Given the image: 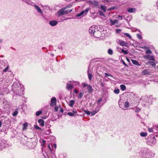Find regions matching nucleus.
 I'll return each instance as SVG.
<instances>
[{"mask_svg": "<svg viewBox=\"0 0 158 158\" xmlns=\"http://www.w3.org/2000/svg\"><path fill=\"white\" fill-rule=\"evenodd\" d=\"M12 88L14 92H16L17 94L20 95L23 94V88L19 85L18 86L17 83H14Z\"/></svg>", "mask_w": 158, "mask_h": 158, "instance_id": "f257e3e1", "label": "nucleus"}, {"mask_svg": "<svg viewBox=\"0 0 158 158\" xmlns=\"http://www.w3.org/2000/svg\"><path fill=\"white\" fill-rule=\"evenodd\" d=\"M97 26H93L90 27L89 29V33L96 37H98L97 34L99 33L101 34V32L97 30Z\"/></svg>", "mask_w": 158, "mask_h": 158, "instance_id": "f03ea898", "label": "nucleus"}, {"mask_svg": "<svg viewBox=\"0 0 158 158\" xmlns=\"http://www.w3.org/2000/svg\"><path fill=\"white\" fill-rule=\"evenodd\" d=\"M156 142L155 138L154 136L152 137V135H150L148 137L147 143L148 145L152 146L154 145Z\"/></svg>", "mask_w": 158, "mask_h": 158, "instance_id": "7ed1b4c3", "label": "nucleus"}, {"mask_svg": "<svg viewBox=\"0 0 158 158\" xmlns=\"http://www.w3.org/2000/svg\"><path fill=\"white\" fill-rule=\"evenodd\" d=\"M100 110V107L98 106V107H97L95 110L92 112H90L86 110H83V111L87 114L90 115L91 114V116H93L98 113Z\"/></svg>", "mask_w": 158, "mask_h": 158, "instance_id": "20e7f679", "label": "nucleus"}, {"mask_svg": "<svg viewBox=\"0 0 158 158\" xmlns=\"http://www.w3.org/2000/svg\"><path fill=\"white\" fill-rule=\"evenodd\" d=\"M69 12L68 10H65V8H63L57 12L58 17H59L61 15L68 14Z\"/></svg>", "mask_w": 158, "mask_h": 158, "instance_id": "39448f33", "label": "nucleus"}, {"mask_svg": "<svg viewBox=\"0 0 158 158\" xmlns=\"http://www.w3.org/2000/svg\"><path fill=\"white\" fill-rule=\"evenodd\" d=\"M116 42L118 44H119L121 46H124L125 47L127 46L128 44L127 43L123 40H120V39H117L116 40Z\"/></svg>", "mask_w": 158, "mask_h": 158, "instance_id": "423d86ee", "label": "nucleus"}, {"mask_svg": "<svg viewBox=\"0 0 158 158\" xmlns=\"http://www.w3.org/2000/svg\"><path fill=\"white\" fill-rule=\"evenodd\" d=\"M122 18H123L125 20H127V21H130V20H131V19H132V17L131 16H130L129 17L128 16H127V17L125 18L124 15L121 16L120 15H119L118 16V19H119L120 20L122 19Z\"/></svg>", "mask_w": 158, "mask_h": 158, "instance_id": "0eeeda50", "label": "nucleus"}, {"mask_svg": "<svg viewBox=\"0 0 158 158\" xmlns=\"http://www.w3.org/2000/svg\"><path fill=\"white\" fill-rule=\"evenodd\" d=\"M152 103V102L151 99H148L147 102L143 104V105L144 107H149V106L151 105Z\"/></svg>", "mask_w": 158, "mask_h": 158, "instance_id": "6e6552de", "label": "nucleus"}, {"mask_svg": "<svg viewBox=\"0 0 158 158\" xmlns=\"http://www.w3.org/2000/svg\"><path fill=\"white\" fill-rule=\"evenodd\" d=\"M143 57L144 59H147L149 60L155 61L153 56L150 55H144Z\"/></svg>", "mask_w": 158, "mask_h": 158, "instance_id": "1a4fd4ad", "label": "nucleus"}, {"mask_svg": "<svg viewBox=\"0 0 158 158\" xmlns=\"http://www.w3.org/2000/svg\"><path fill=\"white\" fill-rule=\"evenodd\" d=\"M50 106H55L56 104V99L55 97L52 98L51 101Z\"/></svg>", "mask_w": 158, "mask_h": 158, "instance_id": "9d476101", "label": "nucleus"}, {"mask_svg": "<svg viewBox=\"0 0 158 158\" xmlns=\"http://www.w3.org/2000/svg\"><path fill=\"white\" fill-rule=\"evenodd\" d=\"M73 86L71 81L69 82L67 84L66 88L68 90L72 89L73 88Z\"/></svg>", "mask_w": 158, "mask_h": 158, "instance_id": "9b49d317", "label": "nucleus"}, {"mask_svg": "<svg viewBox=\"0 0 158 158\" xmlns=\"http://www.w3.org/2000/svg\"><path fill=\"white\" fill-rule=\"evenodd\" d=\"M149 153L148 152H144L142 154L143 158H149L150 157L149 155Z\"/></svg>", "mask_w": 158, "mask_h": 158, "instance_id": "f8f14e48", "label": "nucleus"}, {"mask_svg": "<svg viewBox=\"0 0 158 158\" xmlns=\"http://www.w3.org/2000/svg\"><path fill=\"white\" fill-rule=\"evenodd\" d=\"M58 23V22L56 20H52L49 22V24L52 26H55Z\"/></svg>", "mask_w": 158, "mask_h": 158, "instance_id": "ddd939ff", "label": "nucleus"}, {"mask_svg": "<svg viewBox=\"0 0 158 158\" xmlns=\"http://www.w3.org/2000/svg\"><path fill=\"white\" fill-rule=\"evenodd\" d=\"M34 7L39 13L40 14H43V11L37 5H34Z\"/></svg>", "mask_w": 158, "mask_h": 158, "instance_id": "4468645a", "label": "nucleus"}, {"mask_svg": "<svg viewBox=\"0 0 158 158\" xmlns=\"http://www.w3.org/2000/svg\"><path fill=\"white\" fill-rule=\"evenodd\" d=\"M127 10L129 13H133L136 11V9L135 8H129L127 9Z\"/></svg>", "mask_w": 158, "mask_h": 158, "instance_id": "2eb2a0df", "label": "nucleus"}, {"mask_svg": "<svg viewBox=\"0 0 158 158\" xmlns=\"http://www.w3.org/2000/svg\"><path fill=\"white\" fill-rule=\"evenodd\" d=\"M118 21L117 19H115L113 21L111 19H110V25L111 26L114 25L115 23H117Z\"/></svg>", "mask_w": 158, "mask_h": 158, "instance_id": "dca6fc26", "label": "nucleus"}, {"mask_svg": "<svg viewBox=\"0 0 158 158\" xmlns=\"http://www.w3.org/2000/svg\"><path fill=\"white\" fill-rule=\"evenodd\" d=\"M87 89L89 93L92 92L93 91V90L92 88V86L90 85H87Z\"/></svg>", "mask_w": 158, "mask_h": 158, "instance_id": "f3484780", "label": "nucleus"}, {"mask_svg": "<svg viewBox=\"0 0 158 158\" xmlns=\"http://www.w3.org/2000/svg\"><path fill=\"white\" fill-rule=\"evenodd\" d=\"M142 74L144 75H150V72L147 69L143 70L142 72Z\"/></svg>", "mask_w": 158, "mask_h": 158, "instance_id": "a211bd4d", "label": "nucleus"}, {"mask_svg": "<svg viewBox=\"0 0 158 158\" xmlns=\"http://www.w3.org/2000/svg\"><path fill=\"white\" fill-rule=\"evenodd\" d=\"M44 121L41 119H39L38 120V122L40 124V125L42 126L44 125Z\"/></svg>", "mask_w": 158, "mask_h": 158, "instance_id": "6ab92c4d", "label": "nucleus"}, {"mask_svg": "<svg viewBox=\"0 0 158 158\" xmlns=\"http://www.w3.org/2000/svg\"><path fill=\"white\" fill-rule=\"evenodd\" d=\"M131 61L132 62V63L134 64H135L137 66H140V64H139V62L136 60L131 59Z\"/></svg>", "mask_w": 158, "mask_h": 158, "instance_id": "aec40b11", "label": "nucleus"}, {"mask_svg": "<svg viewBox=\"0 0 158 158\" xmlns=\"http://www.w3.org/2000/svg\"><path fill=\"white\" fill-rule=\"evenodd\" d=\"M71 83L72 84L73 87H74L77 86L79 84V83L75 81H71Z\"/></svg>", "mask_w": 158, "mask_h": 158, "instance_id": "412c9836", "label": "nucleus"}, {"mask_svg": "<svg viewBox=\"0 0 158 158\" xmlns=\"http://www.w3.org/2000/svg\"><path fill=\"white\" fill-rule=\"evenodd\" d=\"M154 127H153V126L151 128L148 127V131L149 132H154Z\"/></svg>", "mask_w": 158, "mask_h": 158, "instance_id": "4be33fe9", "label": "nucleus"}, {"mask_svg": "<svg viewBox=\"0 0 158 158\" xmlns=\"http://www.w3.org/2000/svg\"><path fill=\"white\" fill-rule=\"evenodd\" d=\"M100 8L103 10V11L105 12L106 11V8L105 6H103L102 5H101Z\"/></svg>", "mask_w": 158, "mask_h": 158, "instance_id": "5701e85b", "label": "nucleus"}, {"mask_svg": "<svg viewBox=\"0 0 158 158\" xmlns=\"http://www.w3.org/2000/svg\"><path fill=\"white\" fill-rule=\"evenodd\" d=\"M102 98H100L98 101L97 102H98V104L97 107H98V106H99V107H100H100L101 106H102L103 105V104H102V105H101L100 104V102L102 101Z\"/></svg>", "mask_w": 158, "mask_h": 158, "instance_id": "b1692460", "label": "nucleus"}, {"mask_svg": "<svg viewBox=\"0 0 158 158\" xmlns=\"http://www.w3.org/2000/svg\"><path fill=\"white\" fill-rule=\"evenodd\" d=\"M74 102H75V101L74 100H71L70 101V102H69V105L71 107H72L73 106V104H74Z\"/></svg>", "mask_w": 158, "mask_h": 158, "instance_id": "393cba45", "label": "nucleus"}, {"mask_svg": "<svg viewBox=\"0 0 158 158\" xmlns=\"http://www.w3.org/2000/svg\"><path fill=\"white\" fill-rule=\"evenodd\" d=\"M120 89L122 91L124 90L126 88L125 85H121L120 86Z\"/></svg>", "mask_w": 158, "mask_h": 158, "instance_id": "a878e982", "label": "nucleus"}, {"mask_svg": "<svg viewBox=\"0 0 158 158\" xmlns=\"http://www.w3.org/2000/svg\"><path fill=\"white\" fill-rule=\"evenodd\" d=\"M140 135L141 136L143 137H146L147 135V134L146 132H141Z\"/></svg>", "mask_w": 158, "mask_h": 158, "instance_id": "bb28decb", "label": "nucleus"}, {"mask_svg": "<svg viewBox=\"0 0 158 158\" xmlns=\"http://www.w3.org/2000/svg\"><path fill=\"white\" fill-rule=\"evenodd\" d=\"M88 78H89V80L90 81H91L92 79V73H89V72H88Z\"/></svg>", "mask_w": 158, "mask_h": 158, "instance_id": "cd10ccee", "label": "nucleus"}, {"mask_svg": "<svg viewBox=\"0 0 158 158\" xmlns=\"http://www.w3.org/2000/svg\"><path fill=\"white\" fill-rule=\"evenodd\" d=\"M124 107L126 108H127L129 106V103L128 102L126 101L124 103Z\"/></svg>", "mask_w": 158, "mask_h": 158, "instance_id": "c85d7f7f", "label": "nucleus"}, {"mask_svg": "<svg viewBox=\"0 0 158 158\" xmlns=\"http://www.w3.org/2000/svg\"><path fill=\"white\" fill-rule=\"evenodd\" d=\"M18 109H16L15 110V111L14 112L13 114H12V115L14 116H15L17 115L18 114Z\"/></svg>", "mask_w": 158, "mask_h": 158, "instance_id": "c756f323", "label": "nucleus"}, {"mask_svg": "<svg viewBox=\"0 0 158 158\" xmlns=\"http://www.w3.org/2000/svg\"><path fill=\"white\" fill-rule=\"evenodd\" d=\"M108 53L110 55H112L113 53V51L110 48H109L108 50Z\"/></svg>", "mask_w": 158, "mask_h": 158, "instance_id": "7c9ffc66", "label": "nucleus"}, {"mask_svg": "<svg viewBox=\"0 0 158 158\" xmlns=\"http://www.w3.org/2000/svg\"><path fill=\"white\" fill-rule=\"evenodd\" d=\"M83 94H84L83 93H81V92L78 95V99L81 98L82 97Z\"/></svg>", "mask_w": 158, "mask_h": 158, "instance_id": "2f4dec72", "label": "nucleus"}, {"mask_svg": "<svg viewBox=\"0 0 158 158\" xmlns=\"http://www.w3.org/2000/svg\"><path fill=\"white\" fill-rule=\"evenodd\" d=\"M42 110H41L40 111H37L36 113V115L37 116H39L40 114H42Z\"/></svg>", "mask_w": 158, "mask_h": 158, "instance_id": "473e14b6", "label": "nucleus"}, {"mask_svg": "<svg viewBox=\"0 0 158 158\" xmlns=\"http://www.w3.org/2000/svg\"><path fill=\"white\" fill-rule=\"evenodd\" d=\"M124 35H125L126 37L129 38L130 39H131V36L128 33H125L124 34Z\"/></svg>", "mask_w": 158, "mask_h": 158, "instance_id": "72a5a7b5", "label": "nucleus"}, {"mask_svg": "<svg viewBox=\"0 0 158 158\" xmlns=\"http://www.w3.org/2000/svg\"><path fill=\"white\" fill-rule=\"evenodd\" d=\"M27 123H24L23 124V130H25L27 129Z\"/></svg>", "mask_w": 158, "mask_h": 158, "instance_id": "f704fd0d", "label": "nucleus"}, {"mask_svg": "<svg viewBox=\"0 0 158 158\" xmlns=\"http://www.w3.org/2000/svg\"><path fill=\"white\" fill-rule=\"evenodd\" d=\"M119 89H115L114 90V93L116 94H118L119 93Z\"/></svg>", "mask_w": 158, "mask_h": 158, "instance_id": "c9c22d12", "label": "nucleus"}, {"mask_svg": "<svg viewBox=\"0 0 158 158\" xmlns=\"http://www.w3.org/2000/svg\"><path fill=\"white\" fill-rule=\"evenodd\" d=\"M72 6H73V5L72 4H70L66 6L65 7H64V8H65V9L66 10V9H67L68 8L71 7Z\"/></svg>", "mask_w": 158, "mask_h": 158, "instance_id": "e433bc0d", "label": "nucleus"}, {"mask_svg": "<svg viewBox=\"0 0 158 158\" xmlns=\"http://www.w3.org/2000/svg\"><path fill=\"white\" fill-rule=\"evenodd\" d=\"M105 77H106L107 76H110L111 77H113V75L111 74L110 73H105Z\"/></svg>", "mask_w": 158, "mask_h": 158, "instance_id": "4c0bfd02", "label": "nucleus"}, {"mask_svg": "<svg viewBox=\"0 0 158 158\" xmlns=\"http://www.w3.org/2000/svg\"><path fill=\"white\" fill-rule=\"evenodd\" d=\"M121 52L123 53L124 54H128V52L127 50H124L123 49L122 51Z\"/></svg>", "mask_w": 158, "mask_h": 158, "instance_id": "58836bf2", "label": "nucleus"}, {"mask_svg": "<svg viewBox=\"0 0 158 158\" xmlns=\"http://www.w3.org/2000/svg\"><path fill=\"white\" fill-rule=\"evenodd\" d=\"M116 8V7L115 6H113L110 8H108L107 10L108 11H110L111 10H114Z\"/></svg>", "mask_w": 158, "mask_h": 158, "instance_id": "ea45409f", "label": "nucleus"}, {"mask_svg": "<svg viewBox=\"0 0 158 158\" xmlns=\"http://www.w3.org/2000/svg\"><path fill=\"white\" fill-rule=\"evenodd\" d=\"M67 114L71 116H74V114L72 112H68L67 113Z\"/></svg>", "mask_w": 158, "mask_h": 158, "instance_id": "a19ab883", "label": "nucleus"}, {"mask_svg": "<svg viewBox=\"0 0 158 158\" xmlns=\"http://www.w3.org/2000/svg\"><path fill=\"white\" fill-rule=\"evenodd\" d=\"M98 12L99 14L101 16H104V14L103 13V12L101 10H99Z\"/></svg>", "mask_w": 158, "mask_h": 158, "instance_id": "79ce46f5", "label": "nucleus"}, {"mask_svg": "<svg viewBox=\"0 0 158 158\" xmlns=\"http://www.w3.org/2000/svg\"><path fill=\"white\" fill-rule=\"evenodd\" d=\"M89 10V8H87L85 10H83L85 13V15H86L87 13Z\"/></svg>", "mask_w": 158, "mask_h": 158, "instance_id": "37998d69", "label": "nucleus"}, {"mask_svg": "<svg viewBox=\"0 0 158 158\" xmlns=\"http://www.w3.org/2000/svg\"><path fill=\"white\" fill-rule=\"evenodd\" d=\"M9 68V65L7 66V67L6 68L3 70V72H6L8 69Z\"/></svg>", "mask_w": 158, "mask_h": 158, "instance_id": "c03bdc74", "label": "nucleus"}, {"mask_svg": "<svg viewBox=\"0 0 158 158\" xmlns=\"http://www.w3.org/2000/svg\"><path fill=\"white\" fill-rule=\"evenodd\" d=\"M152 53V51L150 50H148L146 51V53L147 54H150Z\"/></svg>", "mask_w": 158, "mask_h": 158, "instance_id": "a18cd8bd", "label": "nucleus"}, {"mask_svg": "<svg viewBox=\"0 0 158 158\" xmlns=\"http://www.w3.org/2000/svg\"><path fill=\"white\" fill-rule=\"evenodd\" d=\"M102 1L104 2H109L113 1V0H102Z\"/></svg>", "mask_w": 158, "mask_h": 158, "instance_id": "49530a36", "label": "nucleus"}, {"mask_svg": "<svg viewBox=\"0 0 158 158\" xmlns=\"http://www.w3.org/2000/svg\"><path fill=\"white\" fill-rule=\"evenodd\" d=\"M148 63H149L152 66H155L156 64H155V62H154L149 61Z\"/></svg>", "mask_w": 158, "mask_h": 158, "instance_id": "de8ad7c7", "label": "nucleus"}, {"mask_svg": "<svg viewBox=\"0 0 158 158\" xmlns=\"http://www.w3.org/2000/svg\"><path fill=\"white\" fill-rule=\"evenodd\" d=\"M153 127L156 130H158V125H154Z\"/></svg>", "mask_w": 158, "mask_h": 158, "instance_id": "09e8293b", "label": "nucleus"}, {"mask_svg": "<svg viewBox=\"0 0 158 158\" xmlns=\"http://www.w3.org/2000/svg\"><path fill=\"white\" fill-rule=\"evenodd\" d=\"M137 36L138 38L139 39H140L142 38V36L140 34H137Z\"/></svg>", "mask_w": 158, "mask_h": 158, "instance_id": "8fccbe9b", "label": "nucleus"}, {"mask_svg": "<svg viewBox=\"0 0 158 158\" xmlns=\"http://www.w3.org/2000/svg\"><path fill=\"white\" fill-rule=\"evenodd\" d=\"M140 109L139 108H136V109L135 110V112L136 113H138L139 112V111L140 110Z\"/></svg>", "mask_w": 158, "mask_h": 158, "instance_id": "3c124183", "label": "nucleus"}, {"mask_svg": "<svg viewBox=\"0 0 158 158\" xmlns=\"http://www.w3.org/2000/svg\"><path fill=\"white\" fill-rule=\"evenodd\" d=\"M35 128L36 129H38V130H41V128L39 127L38 126H36L35 127Z\"/></svg>", "mask_w": 158, "mask_h": 158, "instance_id": "603ef678", "label": "nucleus"}, {"mask_svg": "<svg viewBox=\"0 0 158 158\" xmlns=\"http://www.w3.org/2000/svg\"><path fill=\"white\" fill-rule=\"evenodd\" d=\"M73 113L74 114H77V112L76 110H73L72 111Z\"/></svg>", "mask_w": 158, "mask_h": 158, "instance_id": "864d4df0", "label": "nucleus"}, {"mask_svg": "<svg viewBox=\"0 0 158 158\" xmlns=\"http://www.w3.org/2000/svg\"><path fill=\"white\" fill-rule=\"evenodd\" d=\"M121 31V30L120 29H117L116 30V32L117 33H118L120 32Z\"/></svg>", "mask_w": 158, "mask_h": 158, "instance_id": "5fc2aeb1", "label": "nucleus"}, {"mask_svg": "<svg viewBox=\"0 0 158 158\" xmlns=\"http://www.w3.org/2000/svg\"><path fill=\"white\" fill-rule=\"evenodd\" d=\"M121 60L122 61V62L125 66H127V65L125 63V62L123 60Z\"/></svg>", "mask_w": 158, "mask_h": 158, "instance_id": "6e6d98bb", "label": "nucleus"}, {"mask_svg": "<svg viewBox=\"0 0 158 158\" xmlns=\"http://www.w3.org/2000/svg\"><path fill=\"white\" fill-rule=\"evenodd\" d=\"M54 110L55 111H57L58 110V108L57 106H56L54 108Z\"/></svg>", "mask_w": 158, "mask_h": 158, "instance_id": "4d7b16f0", "label": "nucleus"}, {"mask_svg": "<svg viewBox=\"0 0 158 158\" xmlns=\"http://www.w3.org/2000/svg\"><path fill=\"white\" fill-rule=\"evenodd\" d=\"M81 14L82 15H85V13L84 10H82V11H81Z\"/></svg>", "mask_w": 158, "mask_h": 158, "instance_id": "13d9d810", "label": "nucleus"}, {"mask_svg": "<svg viewBox=\"0 0 158 158\" xmlns=\"http://www.w3.org/2000/svg\"><path fill=\"white\" fill-rule=\"evenodd\" d=\"M82 15L81 14V13L80 12V13L78 14H77L76 16V17H79V16H81Z\"/></svg>", "mask_w": 158, "mask_h": 158, "instance_id": "bf43d9fd", "label": "nucleus"}, {"mask_svg": "<svg viewBox=\"0 0 158 158\" xmlns=\"http://www.w3.org/2000/svg\"><path fill=\"white\" fill-rule=\"evenodd\" d=\"M74 92L76 94H77L78 92V91L76 89H75L74 90Z\"/></svg>", "mask_w": 158, "mask_h": 158, "instance_id": "052dcab7", "label": "nucleus"}, {"mask_svg": "<svg viewBox=\"0 0 158 158\" xmlns=\"http://www.w3.org/2000/svg\"><path fill=\"white\" fill-rule=\"evenodd\" d=\"M53 147L55 149H56V143L54 144Z\"/></svg>", "mask_w": 158, "mask_h": 158, "instance_id": "680f3d73", "label": "nucleus"}, {"mask_svg": "<svg viewBox=\"0 0 158 158\" xmlns=\"http://www.w3.org/2000/svg\"><path fill=\"white\" fill-rule=\"evenodd\" d=\"M51 127V125L49 124H48L47 126H46V127H48V128H49V127Z\"/></svg>", "mask_w": 158, "mask_h": 158, "instance_id": "e2e57ef3", "label": "nucleus"}, {"mask_svg": "<svg viewBox=\"0 0 158 158\" xmlns=\"http://www.w3.org/2000/svg\"><path fill=\"white\" fill-rule=\"evenodd\" d=\"M88 85H87V84H86L85 83H84L83 85V87H85L86 86H87Z\"/></svg>", "mask_w": 158, "mask_h": 158, "instance_id": "0e129e2a", "label": "nucleus"}, {"mask_svg": "<svg viewBox=\"0 0 158 158\" xmlns=\"http://www.w3.org/2000/svg\"><path fill=\"white\" fill-rule=\"evenodd\" d=\"M101 85L102 86H104V84L102 82L101 84Z\"/></svg>", "mask_w": 158, "mask_h": 158, "instance_id": "69168bd1", "label": "nucleus"}, {"mask_svg": "<svg viewBox=\"0 0 158 158\" xmlns=\"http://www.w3.org/2000/svg\"><path fill=\"white\" fill-rule=\"evenodd\" d=\"M155 134H156V135H155V136L156 137H157L158 136V133H157L156 132L155 133Z\"/></svg>", "mask_w": 158, "mask_h": 158, "instance_id": "338daca9", "label": "nucleus"}, {"mask_svg": "<svg viewBox=\"0 0 158 158\" xmlns=\"http://www.w3.org/2000/svg\"><path fill=\"white\" fill-rule=\"evenodd\" d=\"M60 111L62 113H63V111H64V110H63L62 109H61L60 110Z\"/></svg>", "mask_w": 158, "mask_h": 158, "instance_id": "774afa93", "label": "nucleus"}]
</instances>
